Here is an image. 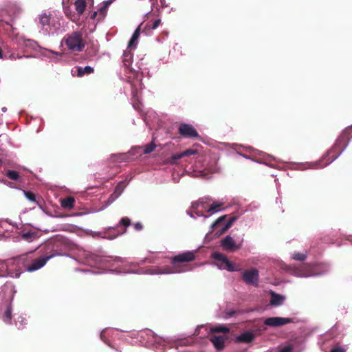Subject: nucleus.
<instances>
[{"mask_svg":"<svg viewBox=\"0 0 352 352\" xmlns=\"http://www.w3.org/2000/svg\"><path fill=\"white\" fill-rule=\"evenodd\" d=\"M111 3V0H109L104 2V5L98 10V12H99V17L98 19V21L102 20L106 16L107 10Z\"/></svg>","mask_w":352,"mask_h":352,"instance_id":"nucleus-18","label":"nucleus"},{"mask_svg":"<svg viewBox=\"0 0 352 352\" xmlns=\"http://www.w3.org/2000/svg\"><path fill=\"white\" fill-rule=\"evenodd\" d=\"M233 314H234V312L230 313V316H232V315H233Z\"/></svg>","mask_w":352,"mask_h":352,"instance_id":"nucleus-43","label":"nucleus"},{"mask_svg":"<svg viewBox=\"0 0 352 352\" xmlns=\"http://www.w3.org/2000/svg\"><path fill=\"white\" fill-rule=\"evenodd\" d=\"M64 41L68 50L72 52H82L85 46L82 39V34L79 31L67 34L64 38Z\"/></svg>","mask_w":352,"mask_h":352,"instance_id":"nucleus-5","label":"nucleus"},{"mask_svg":"<svg viewBox=\"0 0 352 352\" xmlns=\"http://www.w3.org/2000/svg\"><path fill=\"white\" fill-rule=\"evenodd\" d=\"M230 332V329L225 326H217L213 327L210 329V333H228Z\"/></svg>","mask_w":352,"mask_h":352,"instance_id":"nucleus-24","label":"nucleus"},{"mask_svg":"<svg viewBox=\"0 0 352 352\" xmlns=\"http://www.w3.org/2000/svg\"><path fill=\"white\" fill-rule=\"evenodd\" d=\"M75 199L73 197H67L61 199L60 205L64 209L70 210L74 207Z\"/></svg>","mask_w":352,"mask_h":352,"instance_id":"nucleus-16","label":"nucleus"},{"mask_svg":"<svg viewBox=\"0 0 352 352\" xmlns=\"http://www.w3.org/2000/svg\"><path fill=\"white\" fill-rule=\"evenodd\" d=\"M94 71V68L90 66H86L85 67H78L77 68V76L78 77H82L85 74L88 75L93 73Z\"/></svg>","mask_w":352,"mask_h":352,"instance_id":"nucleus-23","label":"nucleus"},{"mask_svg":"<svg viewBox=\"0 0 352 352\" xmlns=\"http://www.w3.org/2000/svg\"><path fill=\"white\" fill-rule=\"evenodd\" d=\"M178 133L185 138L198 139L199 135L195 128L190 124L181 123L178 126Z\"/></svg>","mask_w":352,"mask_h":352,"instance_id":"nucleus-7","label":"nucleus"},{"mask_svg":"<svg viewBox=\"0 0 352 352\" xmlns=\"http://www.w3.org/2000/svg\"><path fill=\"white\" fill-rule=\"evenodd\" d=\"M5 175L10 179L13 180V181H17L20 178L19 173L16 170H8L6 172Z\"/></svg>","mask_w":352,"mask_h":352,"instance_id":"nucleus-26","label":"nucleus"},{"mask_svg":"<svg viewBox=\"0 0 352 352\" xmlns=\"http://www.w3.org/2000/svg\"><path fill=\"white\" fill-rule=\"evenodd\" d=\"M307 256L306 254H302V253H295L293 254V256L292 258L296 261H302L304 260H305Z\"/></svg>","mask_w":352,"mask_h":352,"instance_id":"nucleus-33","label":"nucleus"},{"mask_svg":"<svg viewBox=\"0 0 352 352\" xmlns=\"http://www.w3.org/2000/svg\"><path fill=\"white\" fill-rule=\"evenodd\" d=\"M4 164V162L1 159H0V167Z\"/></svg>","mask_w":352,"mask_h":352,"instance_id":"nucleus-41","label":"nucleus"},{"mask_svg":"<svg viewBox=\"0 0 352 352\" xmlns=\"http://www.w3.org/2000/svg\"><path fill=\"white\" fill-rule=\"evenodd\" d=\"M36 234L34 232H28L22 234V238L27 241H32L35 238Z\"/></svg>","mask_w":352,"mask_h":352,"instance_id":"nucleus-31","label":"nucleus"},{"mask_svg":"<svg viewBox=\"0 0 352 352\" xmlns=\"http://www.w3.org/2000/svg\"><path fill=\"white\" fill-rule=\"evenodd\" d=\"M292 350V346H287L282 349L279 352H291Z\"/></svg>","mask_w":352,"mask_h":352,"instance_id":"nucleus-38","label":"nucleus"},{"mask_svg":"<svg viewBox=\"0 0 352 352\" xmlns=\"http://www.w3.org/2000/svg\"><path fill=\"white\" fill-rule=\"evenodd\" d=\"M331 352H345V349L342 347H336L331 349Z\"/></svg>","mask_w":352,"mask_h":352,"instance_id":"nucleus-37","label":"nucleus"},{"mask_svg":"<svg viewBox=\"0 0 352 352\" xmlns=\"http://www.w3.org/2000/svg\"><path fill=\"white\" fill-rule=\"evenodd\" d=\"M292 322V319L289 318L270 317L265 320L264 324L267 326L277 327L283 326Z\"/></svg>","mask_w":352,"mask_h":352,"instance_id":"nucleus-10","label":"nucleus"},{"mask_svg":"<svg viewBox=\"0 0 352 352\" xmlns=\"http://www.w3.org/2000/svg\"><path fill=\"white\" fill-rule=\"evenodd\" d=\"M209 339L216 349L221 350L224 348L226 340L225 336L212 335Z\"/></svg>","mask_w":352,"mask_h":352,"instance_id":"nucleus-13","label":"nucleus"},{"mask_svg":"<svg viewBox=\"0 0 352 352\" xmlns=\"http://www.w3.org/2000/svg\"><path fill=\"white\" fill-rule=\"evenodd\" d=\"M123 189V182H120L116 187L114 193L117 194V196L120 195Z\"/></svg>","mask_w":352,"mask_h":352,"instance_id":"nucleus-35","label":"nucleus"},{"mask_svg":"<svg viewBox=\"0 0 352 352\" xmlns=\"http://www.w3.org/2000/svg\"><path fill=\"white\" fill-rule=\"evenodd\" d=\"M131 219L124 217H122L115 227H110L104 232V237L108 239H114L118 236L122 235L126 232V228L131 226Z\"/></svg>","mask_w":352,"mask_h":352,"instance_id":"nucleus-6","label":"nucleus"},{"mask_svg":"<svg viewBox=\"0 0 352 352\" xmlns=\"http://www.w3.org/2000/svg\"><path fill=\"white\" fill-rule=\"evenodd\" d=\"M67 245V239L63 236H57L52 241L48 242L44 247L45 255L43 257L36 258L34 254V261L31 263V266L28 269V272L36 271L43 267L50 258L62 255Z\"/></svg>","mask_w":352,"mask_h":352,"instance_id":"nucleus-1","label":"nucleus"},{"mask_svg":"<svg viewBox=\"0 0 352 352\" xmlns=\"http://www.w3.org/2000/svg\"><path fill=\"white\" fill-rule=\"evenodd\" d=\"M223 206V203L221 202H213L209 208L208 209V212H215L219 211L221 207Z\"/></svg>","mask_w":352,"mask_h":352,"instance_id":"nucleus-27","label":"nucleus"},{"mask_svg":"<svg viewBox=\"0 0 352 352\" xmlns=\"http://www.w3.org/2000/svg\"><path fill=\"white\" fill-rule=\"evenodd\" d=\"M284 300L285 298L283 296L273 292L272 294L270 305L275 307L280 306L283 303Z\"/></svg>","mask_w":352,"mask_h":352,"instance_id":"nucleus-17","label":"nucleus"},{"mask_svg":"<svg viewBox=\"0 0 352 352\" xmlns=\"http://www.w3.org/2000/svg\"><path fill=\"white\" fill-rule=\"evenodd\" d=\"M255 338V335L250 331H245L236 338L239 342L250 343Z\"/></svg>","mask_w":352,"mask_h":352,"instance_id":"nucleus-15","label":"nucleus"},{"mask_svg":"<svg viewBox=\"0 0 352 352\" xmlns=\"http://www.w3.org/2000/svg\"><path fill=\"white\" fill-rule=\"evenodd\" d=\"M98 11H95L94 12L91 16H90V19H92V20H94L96 19L97 16H98Z\"/></svg>","mask_w":352,"mask_h":352,"instance_id":"nucleus-39","label":"nucleus"},{"mask_svg":"<svg viewBox=\"0 0 352 352\" xmlns=\"http://www.w3.org/2000/svg\"><path fill=\"white\" fill-rule=\"evenodd\" d=\"M221 247L229 252H235L240 249L241 245H237L230 236H226L221 242Z\"/></svg>","mask_w":352,"mask_h":352,"instance_id":"nucleus-11","label":"nucleus"},{"mask_svg":"<svg viewBox=\"0 0 352 352\" xmlns=\"http://www.w3.org/2000/svg\"><path fill=\"white\" fill-rule=\"evenodd\" d=\"M352 128H346L336 140L332 148L328 152L327 155V165L334 161L342 153L347 146L350 139L352 138Z\"/></svg>","mask_w":352,"mask_h":352,"instance_id":"nucleus-3","label":"nucleus"},{"mask_svg":"<svg viewBox=\"0 0 352 352\" xmlns=\"http://www.w3.org/2000/svg\"><path fill=\"white\" fill-rule=\"evenodd\" d=\"M155 147L156 144L153 142H151L144 146L143 153L144 154H149L155 150Z\"/></svg>","mask_w":352,"mask_h":352,"instance_id":"nucleus-28","label":"nucleus"},{"mask_svg":"<svg viewBox=\"0 0 352 352\" xmlns=\"http://www.w3.org/2000/svg\"><path fill=\"white\" fill-rule=\"evenodd\" d=\"M34 252H29L19 256L9 258L8 262L12 263L16 268L14 272V277L19 278L23 270L27 271L33 261Z\"/></svg>","mask_w":352,"mask_h":352,"instance_id":"nucleus-4","label":"nucleus"},{"mask_svg":"<svg viewBox=\"0 0 352 352\" xmlns=\"http://www.w3.org/2000/svg\"><path fill=\"white\" fill-rule=\"evenodd\" d=\"M140 28L138 27L135 32H133L129 42V47H135L137 45V41L140 36Z\"/></svg>","mask_w":352,"mask_h":352,"instance_id":"nucleus-22","label":"nucleus"},{"mask_svg":"<svg viewBox=\"0 0 352 352\" xmlns=\"http://www.w3.org/2000/svg\"><path fill=\"white\" fill-rule=\"evenodd\" d=\"M160 23H161V20L160 19H156L152 23H148L146 24V26L150 29L155 30L160 25Z\"/></svg>","mask_w":352,"mask_h":352,"instance_id":"nucleus-32","label":"nucleus"},{"mask_svg":"<svg viewBox=\"0 0 352 352\" xmlns=\"http://www.w3.org/2000/svg\"><path fill=\"white\" fill-rule=\"evenodd\" d=\"M236 219V217H232L230 218L228 221L221 229L217 231L216 234L220 236L225 233L232 226V225L233 224Z\"/></svg>","mask_w":352,"mask_h":352,"instance_id":"nucleus-20","label":"nucleus"},{"mask_svg":"<svg viewBox=\"0 0 352 352\" xmlns=\"http://www.w3.org/2000/svg\"><path fill=\"white\" fill-rule=\"evenodd\" d=\"M258 278L259 272L256 268L244 271L242 276V278L246 284L254 286L258 285Z\"/></svg>","mask_w":352,"mask_h":352,"instance_id":"nucleus-9","label":"nucleus"},{"mask_svg":"<svg viewBox=\"0 0 352 352\" xmlns=\"http://www.w3.org/2000/svg\"><path fill=\"white\" fill-rule=\"evenodd\" d=\"M40 23L43 28L50 27V17L46 14H43L40 17ZM47 28H46V30Z\"/></svg>","mask_w":352,"mask_h":352,"instance_id":"nucleus-25","label":"nucleus"},{"mask_svg":"<svg viewBox=\"0 0 352 352\" xmlns=\"http://www.w3.org/2000/svg\"><path fill=\"white\" fill-rule=\"evenodd\" d=\"M3 58V52H2L1 48L0 47V58Z\"/></svg>","mask_w":352,"mask_h":352,"instance_id":"nucleus-40","label":"nucleus"},{"mask_svg":"<svg viewBox=\"0 0 352 352\" xmlns=\"http://www.w3.org/2000/svg\"><path fill=\"white\" fill-rule=\"evenodd\" d=\"M9 259L6 261H0V276H10L14 277V273L9 270L10 266H14L12 263L8 262Z\"/></svg>","mask_w":352,"mask_h":352,"instance_id":"nucleus-12","label":"nucleus"},{"mask_svg":"<svg viewBox=\"0 0 352 352\" xmlns=\"http://www.w3.org/2000/svg\"><path fill=\"white\" fill-rule=\"evenodd\" d=\"M133 54L129 51H125L123 54V65L126 69H129L132 63Z\"/></svg>","mask_w":352,"mask_h":352,"instance_id":"nucleus-19","label":"nucleus"},{"mask_svg":"<svg viewBox=\"0 0 352 352\" xmlns=\"http://www.w3.org/2000/svg\"><path fill=\"white\" fill-rule=\"evenodd\" d=\"M27 41H28V43H33V41H31V40H28Z\"/></svg>","mask_w":352,"mask_h":352,"instance_id":"nucleus-42","label":"nucleus"},{"mask_svg":"<svg viewBox=\"0 0 352 352\" xmlns=\"http://www.w3.org/2000/svg\"><path fill=\"white\" fill-rule=\"evenodd\" d=\"M212 256L215 261L220 262V268L227 270L230 272H234L237 270L235 267V264L229 261L225 254L220 252H214Z\"/></svg>","mask_w":352,"mask_h":352,"instance_id":"nucleus-8","label":"nucleus"},{"mask_svg":"<svg viewBox=\"0 0 352 352\" xmlns=\"http://www.w3.org/2000/svg\"><path fill=\"white\" fill-rule=\"evenodd\" d=\"M136 231H141L143 229V226L140 222H137L133 225Z\"/></svg>","mask_w":352,"mask_h":352,"instance_id":"nucleus-36","label":"nucleus"},{"mask_svg":"<svg viewBox=\"0 0 352 352\" xmlns=\"http://www.w3.org/2000/svg\"><path fill=\"white\" fill-rule=\"evenodd\" d=\"M195 259L194 252L187 251L180 253L171 258V266H166L160 269V274H176L183 273L191 270V267L187 263Z\"/></svg>","mask_w":352,"mask_h":352,"instance_id":"nucleus-2","label":"nucleus"},{"mask_svg":"<svg viewBox=\"0 0 352 352\" xmlns=\"http://www.w3.org/2000/svg\"><path fill=\"white\" fill-rule=\"evenodd\" d=\"M226 218V215L219 217L211 226L213 230L217 229L221 223H222Z\"/></svg>","mask_w":352,"mask_h":352,"instance_id":"nucleus-30","label":"nucleus"},{"mask_svg":"<svg viewBox=\"0 0 352 352\" xmlns=\"http://www.w3.org/2000/svg\"><path fill=\"white\" fill-rule=\"evenodd\" d=\"M197 153V151L193 148H188L186 151L181 152L179 153L174 154L171 157L170 163H175L177 160H179L184 157L190 156L192 155H195Z\"/></svg>","mask_w":352,"mask_h":352,"instance_id":"nucleus-14","label":"nucleus"},{"mask_svg":"<svg viewBox=\"0 0 352 352\" xmlns=\"http://www.w3.org/2000/svg\"><path fill=\"white\" fill-rule=\"evenodd\" d=\"M24 194L30 201H36V196L34 192L31 191H24Z\"/></svg>","mask_w":352,"mask_h":352,"instance_id":"nucleus-34","label":"nucleus"},{"mask_svg":"<svg viewBox=\"0 0 352 352\" xmlns=\"http://www.w3.org/2000/svg\"><path fill=\"white\" fill-rule=\"evenodd\" d=\"M12 319V310L11 308L8 307L3 314V321L5 322H10Z\"/></svg>","mask_w":352,"mask_h":352,"instance_id":"nucleus-29","label":"nucleus"},{"mask_svg":"<svg viewBox=\"0 0 352 352\" xmlns=\"http://www.w3.org/2000/svg\"><path fill=\"white\" fill-rule=\"evenodd\" d=\"M87 3L85 0H76L74 2L75 9L80 15L84 12Z\"/></svg>","mask_w":352,"mask_h":352,"instance_id":"nucleus-21","label":"nucleus"}]
</instances>
